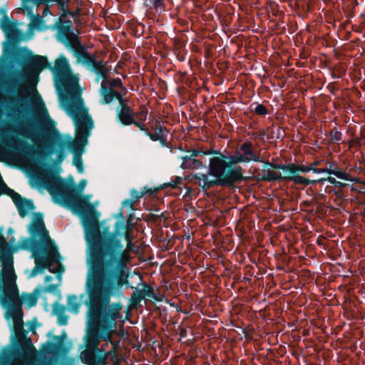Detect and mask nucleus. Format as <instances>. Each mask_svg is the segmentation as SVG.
Segmentation results:
<instances>
[{
    "label": "nucleus",
    "instance_id": "1",
    "mask_svg": "<svg viewBox=\"0 0 365 365\" xmlns=\"http://www.w3.org/2000/svg\"><path fill=\"white\" fill-rule=\"evenodd\" d=\"M105 245L103 250L94 247L90 253L91 272L86 282L89 299L86 347L92 349L98 348L101 339L113 343V329L120 317L121 307L110 305V297L128 283V274L123 269L118 274L115 272L120 244Z\"/></svg>",
    "mask_w": 365,
    "mask_h": 365
},
{
    "label": "nucleus",
    "instance_id": "2",
    "mask_svg": "<svg viewBox=\"0 0 365 365\" xmlns=\"http://www.w3.org/2000/svg\"><path fill=\"white\" fill-rule=\"evenodd\" d=\"M214 153L218 155L210 158L208 174L198 173L192 176L195 183L205 191L217 185L232 187L245 180L241 166L233 167L226 173L228 167L250 161L261 162L259 153L255 151L250 142L240 145L232 155H225L216 151Z\"/></svg>",
    "mask_w": 365,
    "mask_h": 365
},
{
    "label": "nucleus",
    "instance_id": "3",
    "mask_svg": "<svg viewBox=\"0 0 365 365\" xmlns=\"http://www.w3.org/2000/svg\"><path fill=\"white\" fill-rule=\"evenodd\" d=\"M45 183L51 185L50 192L58 204L68 206L83 213L87 222V240L90 243V253L94 247L103 250L107 244L118 245L119 241L113 237H102L99 225L94 215V207L89 202L90 196L79 195L69 184L58 180L48 173L43 178Z\"/></svg>",
    "mask_w": 365,
    "mask_h": 365
},
{
    "label": "nucleus",
    "instance_id": "4",
    "mask_svg": "<svg viewBox=\"0 0 365 365\" xmlns=\"http://www.w3.org/2000/svg\"><path fill=\"white\" fill-rule=\"evenodd\" d=\"M49 67L47 58L39 55L29 56L21 69L20 77L24 83L19 87V95L29 97L34 116L40 121L49 119L45 104L36 89L40 73Z\"/></svg>",
    "mask_w": 365,
    "mask_h": 365
},
{
    "label": "nucleus",
    "instance_id": "5",
    "mask_svg": "<svg viewBox=\"0 0 365 365\" xmlns=\"http://www.w3.org/2000/svg\"><path fill=\"white\" fill-rule=\"evenodd\" d=\"M29 231L32 237H39V243H35L33 247V257L36 265L47 268L53 273L63 272V267L60 262V254L49 237L41 216L34 218Z\"/></svg>",
    "mask_w": 365,
    "mask_h": 365
},
{
    "label": "nucleus",
    "instance_id": "6",
    "mask_svg": "<svg viewBox=\"0 0 365 365\" xmlns=\"http://www.w3.org/2000/svg\"><path fill=\"white\" fill-rule=\"evenodd\" d=\"M55 76L58 88L64 90L66 94L62 98L63 108L68 105L83 104L81 97L83 89L78 83V78L70 70L68 63L65 57L61 56L55 61L54 66L51 68Z\"/></svg>",
    "mask_w": 365,
    "mask_h": 365
},
{
    "label": "nucleus",
    "instance_id": "7",
    "mask_svg": "<svg viewBox=\"0 0 365 365\" xmlns=\"http://www.w3.org/2000/svg\"><path fill=\"white\" fill-rule=\"evenodd\" d=\"M68 115L75 122L76 128V138L69 143V147L75 152L81 153L87 142L90 130L93 128V121L83 104L68 105L63 108Z\"/></svg>",
    "mask_w": 365,
    "mask_h": 365
},
{
    "label": "nucleus",
    "instance_id": "8",
    "mask_svg": "<svg viewBox=\"0 0 365 365\" xmlns=\"http://www.w3.org/2000/svg\"><path fill=\"white\" fill-rule=\"evenodd\" d=\"M2 279L4 286L3 294L0 299L1 304L7 307L10 316L24 314L21 299L16 284V275L14 272V263L3 266Z\"/></svg>",
    "mask_w": 365,
    "mask_h": 365
},
{
    "label": "nucleus",
    "instance_id": "9",
    "mask_svg": "<svg viewBox=\"0 0 365 365\" xmlns=\"http://www.w3.org/2000/svg\"><path fill=\"white\" fill-rule=\"evenodd\" d=\"M127 90L123 86L122 81L119 78L111 81L107 78L103 79L101 87V95L103 98V103H110L114 99L120 100L126 94Z\"/></svg>",
    "mask_w": 365,
    "mask_h": 365
},
{
    "label": "nucleus",
    "instance_id": "10",
    "mask_svg": "<svg viewBox=\"0 0 365 365\" xmlns=\"http://www.w3.org/2000/svg\"><path fill=\"white\" fill-rule=\"evenodd\" d=\"M65 14L59 17L58 34L59 38L66 40L70 46L76 51H83V46L81 44L78 37L71 31L72 22L67 20Z\"/></svg>",
    "mask_w": 365,
    "mask_h": 365
},
{
    "label": "nucleus",
    "instance_id": "11",
    "mask_svg": "<svg viewBox=\"0 0 365 365\" xmlns=\"http://www.w3.org/2000/svg\"><path fill=\"white\" fill-rule=\"evenodd\" d=\"M22 2L23 8L21 9L24 12L26 11L28 14L31 13L30 8L27 6L29 3L31 2L36 6H38L42 4H47L51 2H56L59 9L62 11L61 14H65L66 16L70 15L76 16L78 14V11H70L68 10V0H21Z\"/></svg>",
    "mask_w": 365,
    "mask_h": 365
},
{
    "label": "nucleus",
    "instance_id": "12",
    "mask_svg": "<svg viewBox=\"0 0 365 365\" xmlns=\"http://www.w3.org/2000/svg\"><path fill=\"white\" fill-rule=\"evenodd\" d=\"M78 53H80L87 61L92 63L93 70L98 75L103 78V79L107 78L109 69L102 61H96L95 56L86 52L84 47H83V51H78Z\"/></svg>",
    "mask_w": 365,
    "mask_h": 365
},
{
    "label": "nucleus",
    "instance_id": "13",
    "mask_svg": "<svg viewBox=\"0 0 365 365\" xmlns=\"http://www.w3.org/2000/svg\"><path fill=\"white\" fill-rule=\"evenodd\" d=\"M146 297H154V289L147 283H143L142 288L137 289L131 295L130 299V306L136 307Z\"/></svg>",
    "mask_w": 365,
    "mask_h": 365
},
{
    "label": "nucleus",
    "instance_id": "14",
    "mask_svg": "<svg viewBox=\"0 0 365 365\" xmlns=\"http://www.w3.org/2000/svg\"><path fill=\"white\" fill-rule=\"evenodd\" d=\"M118 101L120 106V110L118 113L119 120L124 125H128L133 124V123H134V113L133 110L128 106V101L124 98Z\"/></svg>",
    "mask_w": 365,
    "mask_h": 365
},
{
    "label": "nucleus",
    "instance_id": "15",
    "mask_svg": "<svg viewBox=\"0 0 365 365\" xmlns=\"http://www.w3.org/2000/svg\"><path fill=\"white\" fill-rule=\"evenodd\" d=\"M0 258L2 266L14 263L12 252L5 237L0 234Z\"/></svg>",
    "mask_w": 365,
    "mask_h": 365
},
{
    "label": "nucleus",
    "instance_id": "16",
    "mask_svg": "<svg viewBox=\"0 0 365 365\" xmlns=\"http://www.w3.org/2000/svg\"><path fill=\"white\" fill-rule=\"evenodd\" d=\"M1 28L11 41L15 43L20 41L21 33L14 24L7 20L4 21L1 24Z\"/></svg>",
    "mask_w": 365,
    "mask_h": 365
},
{
    "label": "nucleus",
    "instance_id": "17",
    "mask_svg": "<svg viewBox=\"0 0 365 365\" xmlns=\"http://www.w3.org/2000/svg\"><path fill=\"white\" fill-rule=\"evenodd\" d=\"M24 314L11 316L14 322V331L17 341L21 344L26 339L23 322Z\"/></svg>",
    "mask_w": 365,
    "mask_h": 365
},
{
    "label": "nucleus",
    "instance_id": "18",
    "mask_svg": "<svg viewBox=\"0 0 365 365\" xmlns=\"http://www.w3.org/2000/svg\"><path fill=\"white\" fill-rule=\"evenodd\" d=\"M57 138H58V133L52 127L51 129L48 128V133L46 135L37 136L33 139V141L38 148H43L48 145L49 140L53 141Z\"/></svg>",
    "mask_w": 365,
    "mask_h": 365
},
{
    "label": "nucleus",
    "instance_id": "19",
    "mask_svg": "<svg viewBox=\"0 0 365 365\" xmlns=\"http://www.w3.org/2000/svg\"><path fill=\"white\" fill-rule=\"evenodd\" d=\"M283 180L287 181H292L294 183L297 185H308L310 184H313L316 182L322 181L323 179L319 180H312L308 178H304L299 175H297V173H291L289 171H284Z\"/></svg>",
    "mask_w": 365,
    "mask_h": 365
},
{
    "label": "nucleus",
    "instance_id": "20",
    "mask_svg": "<svg viewBox=\"0 0 365 365\" xmlns=\"http://www.w3.org/2000/svg\"><path fill=\"white\" fill-rule=\"evenodd\" d=\"M148 110L145 106H141L139 110L134 114V124L141 130L147 131V128L144 124V122L147 119Z\"/></svg>",
    "mask_w": 365,
    "mask_h": 365
},
{
    "label": "nucleus",
    "instance_id": "21",
    "mask_svg": "<svg viewBox=\"0 0 365 365\" xmlns=\"http://www.w3.org/2000/svg\"><path fill=\"white\" fill-rule=\"evenodd\" d=\"M153 130H154V133H150L149 130L147 128V131H145L148 135L150 136V138L154 140H160V141H165L166 138L165 133L166 132V129L163 128L161 125L157 122L153 126Z\"/></svg>",
    "mask_w": 365,
    "mask_h": 365
},
{
    "label": "nucleus",
    "instance_id": "22",
    "mask_svg": "<svg viewBox=\"0 0 365 365\" xmlns=\"http://www.w3.org/2000/svg\"><path fill=\"white\" fill-rule=\"evenodd\" d=\"M182 160L181 165L182 169H198L203 167L202 162L192 158V156H185Z\"/></svg>",
    "mask_w": 365,
    "mask_h": 365
},
{
    "label": "nucleus",
    "instance_id": "23",
    "mask_svg": "<svg viewBox=\"0 0 365 365\" xmlns=\"http://www.w3.org/2000/svg\"><path fill=\"white\" fill-rule=\"evenodd\" d=\"M27 342L29 344L27 354L29 357V365H48L44 360L36 359V351L31 344V341L28 339Z\"/></svg>",
    "mask_w": 365,
    "mask_h": 365
},
{
    "label": "nucleus",
    "instance_id": "24",
    "mask_svg": "<svg viewBox=\"0 0 365 365\" xmlns=\"http://www.w3.org/2000/svg\"><path fill=\"white\" fill-rule=\"evenodd\" d=\"M95 349H88L84 350L81 354L82 361L88 365H96Z\"/></svg>",
    "mask_w": 365,
    "mask_h": 365
},
{
    "label": "nucleus",
    "instance_id": "25",
    "mask_svg": "<svg viewBox=\"0 0 365 365\" xmlns=\"http://www.w3.org/2000/svg\"><path fill=\"white\" fill-rule=\"evenodd\" d=\"M16 206L21 217L26 216L33 209V205L29 201L24 199L19 202Z\"/></svg>",
    "mask_w": 365,
    "mask_h": 365
},
{
    "label": "nucleus",
    "instance_id": "26",
    "mask_svg": "<svg viewBox=\"0 0 365 365\" xmlns=\"http://www.w3.org/2000/svg\"><path fill=\"white\" fill-rule=\"evenodd\" d=\"M21 299L22 303L24 302L29 308L35 306L37 302V297L34 294H23Z\"/></svg>",
    "mask_w": 365,
    "mask_h": 365
},
{
    "label": "nucleus",
    "instance_id": "27",
    "mask_svg": "<svg viewBox=\"0 0 365 365\" xmlns=\"http://www.w3.org/2000/svg\"><path fill=\"white\" fill-rule=\"evenodd\" d=\"M291 173H297L298 171L302 173H308L313 170V167L307 166V165H299L295 163H290V166L289 167Z\"/></svg>",
    "mask_w": 365,
    "mask_h": 365
},
{
    "label": "nucleus",
    "instance_id": "28",
    "mask_svg": "<svg viewBox=\"0 0 365 365\" xmlns=\"http://www.w3.org/2000/svg\"><path fill=\"white\" fill-rule=\"evenodd\" d=\"M11 158V153L0 143V161H7Z\"/></svg>",
    "mask_w": 365,
    "mask_h": 365
},
{
    "label": "nucleus",
    "instance_id": "29",
    "mask_svg": "<svg viewBox=\"0 0 365 365\" xmlns=\"http://www.w3.org/2000/svg\"><path fill=\"white\" fill-rule=\"evenodd\" d=\"M266 179L268 180H283V176L281 173L274 170H268L267 173Z\"/></svg>",
    "mask_w": 365,
    "mask_h": 365
},
{
    "label": "nucleus",
    "instance_id": "30",
    "mask_svg": "<svg viewBox=\"0 0 365 365\" xmlns=\"http://www.w3.org/2000/svg\"><path fill=\"white\" fill-rule=\"evenodd\" d=\"M130 257L129 252L124 250L121 253L120 257V260H119V263H120L121 268L126 266V264L130 262Z\"/></svg>",
    "mask_w": 365,
    "mask_h": 365
},
{
    "label": "nucleus",
    "instance_id": "31",
    "mask_svg": "<svg viewBox=\"0 0 365 365\" xmlns=\"http://www.w3.org/2000/svg\"><path fill=\"white\" fill-rule=\"evenodd\" d=\"M333 175H336L337 178L340 179L346 180H349V175L347 173L342 171L339 168H334V171H333Z\"/></svg>",
    "mask_w": 365,
    "mask_h": 365
},
{
    "label": "nucleus",
    "instance_id": "32",
    "mask_svg": "<svg viewBox=\"0 0 365 365\" xmlns=\"http://www.w3.org/2000/svg\"><path fill=\"white\" fill-rule=\"evenodd\" d=\"M74 165L76 166L79 172L83 171V164L81 158V153L76 154L73 159Z\"/></svg>",
    "mask_w": 365,
    "mask_h": 365
},
{
    "label": "nucleus",
    "instance_id": "33",
    "mask_svg": "<svg viewBox=\"0 0 365 365\" xmlns=\"http://www.w3.org/2000/svg\"><path fill=\"white\" fill-rule=\"evenodd\" d=\"M111 356L113 365H119V360L115 353V345H114L113 349L106 353V356Z\"/></svg>",
    "mask_w": 365,
    "mask_h": 365
},
{
    "label": "nucleus",
    "instance_id": "34",
    "mask_svg": "<svg viewBox=\"0 0 365 365\" xmlns=\"http://www.w3.org/2000/svg\"><path fill=\"white\" fill-rule=\"evenodd\" d=\"M147 191H137V190H133L131 192V197L133 200L135 202H137L139 199H140Z\"/></svg>",
    "mask_w": 365,
    "mask_h": 365
},
{
    "label": "nucleus",
    "instance_id": "35",
    "mask_svg": "<svg viewBox=\"0 0 365 365\" xmlns=\"http://www.w3.org/2000/svg\"><path fill=\"white\" fill-rule=\"evenodd\" d=\"M9 195L11 197L16 205L23 200L21 195L17 192H15L14 190H10Z\"/></svg>",
    "mask_w": 365,
    "mask_h": 365
},
{
    "label": "nucleus",
    "instance_id": "36",
    "mask_svg": "<svg viewBox=\"0 0 365 365\" xmlns=\"http://www.w3.org/2000/svg\"><path fill=\"white\" fill-rule=\"evenodd\" d=\"M255 112L258 115H265L267 113V108L263 105H257Z\"/></svg>",
    "mask_w": 365,
    "mask_h": 365
},
{
    "label": "nucleus",
    "instance_id": "37",
    "mask_svg": "<svg viewBox=\"0 0 365 365\" xmlns=\"http://www.w3.org/2000/svg\"><path fill=\"white\" fill-rule=\"evenodd\" d=\"M271 166L274 169H282L284 171L290 172V169L289 168L290 163L287 165L272 164Z\"/></svg>",
    "mask_w": 365,
    "mask_h": 365
},
{
    "label": "nucleus",
    "instance_id": "38",
    "mask_svg": "<svg viewBox=\"0 0 365 365\" xmlns=\"http://www.w3.org/2000/svg\"><path fill=\"white\" fill-rule=\"evenodd\" d=\"M153 5L155 9L159 11L160 12H161L163 10V0H155Z\"/></svg>",
    "mask_w": 365,
    "mask_h": 365
},
{
    "label": "nucleus",
    "instance_id": "39",
    "mask_svg": "<svg viewBox=\"0 0 365 365\" xmlns=\"http://www.w3.org/2000/svg\"><path fill=\"white\" fill-rule=\"evenodd\" d=\"M125 238L128 242H131L133 240V237H131V235H130V230L129 229H127L126 230V232L125 233Z\"/></svg>",
    "mask_w": 365,
    "mask_h": 365
},
{
    "label": "nucleus",
    "instance_id": "40",
    "mask_svg": "<svg viewBox=\"0 0 365 365\" xmlns=\"http://www.w3.org/2000/svg\"><path fill=\"white\" fill-rule=\"evenodd\" d=\"M330 183L331 184H334V185H342L341 182H338L336 180V179L334 178H332V177H328L327 179Z\"/></svg>",
    "mask_w": 365,
    "mask_h": 365
},
{
    "label": "nucleus",
    "instance_id": "41",
    "mask_svg": "<svg viewBox=\"0 0 365 365\" xmlns=\"http://www.w3.org/2000/svg\"><path fill=\"white\" fill-rule=\"evenodd\" d=\"M134 248V244L131 242H128L127 243V247H126V249L125 250V251L126 252H130V251H132Z\"/></svg>",
    "mask_w": 365,
    "mask_h": 365
},
{
    "label": "nucleus",
    "instance_id": "42",
    "mask_svg": "<svg viewBox=\"0 0 365 365\" xmlns=\"http://www.w3.org/2000/svg\"><path fill=\"white\" fill-rule=\"evenodd\" d=\"M180 178H177L175 181H173V182L169 184V186L170 187L174 188V187H175L177 186L178 184L180 183Z\"/></svg>",
    "mask_w": 365,
    "mask_h": 365
},
{
    "label": "nucleus",
    "instance_id": "43",
    "mask_svg": "<svg viewBox=\"0 0 365 365\" xmlns=\"http://www.w3.org/2000/svg\"><path fill=\"white\" fill-rule=\"evenodd\" d=\"M333 138L336 140H340L341 138V133L338 131H336L333 135Z\"/></svg>",
    "mask_w": 365,
    "mask_h": 365
},
{
    "label": "nucleus",
    "instance_id": "44",
    "mask_svg": "<svg viewBox=\"0 0 365 365\" xmlns=\"http://www.w3.org/2000/svg\"><path fill=\"white\" fill-rule=\"evenodd\" d=\"M86 185V181L85 180H81L78 184V188L82 191Z\"/></svg>",
    "mask_w": 365,
    "mask_h": 365
},
{
    "label": "nucleus",
    "instance_id": "45",
    "mask_svg": "<svg viewBox=\"0 0 365 365\" xmlns=\"http://www.w3.org/2000/svg\"><path fill=\"white\" fill-rule=\"evenodd\" d=\"M327 170H325V168H314L313 167V170L312 171L314 172V173H326Z\"/></svg>",
    "mask_w": 365,
    "mask_h": 365
},
{
    "label": "nucleus",
    "instance_id": "46",
    "mask_svg": "<svg viewBox=\"0 0 365 365\" xmlns=\"http://www.w3.org/2000/svg\"><path fill=\"white\" fill-rule=\"evenodd\" d=\"M51 12H50V9H49V7L48 6H46L43 11V16H47L48 14H49Z\"/></svg>",
    "mask_w": 365,
    "mask_h": 365
},
{
    "label": "nucleus",
    "instance_id": "47",
    "mask_svg": "<svg viewBox=\"0 0 365 365\" xmlns=\"http://www.w3.org/2000/svg\"><path fill=\"white\" fill-rule=\"evenodd\" d=\"M334 168L332 165H329L328 168H325L327 170L325 172L329 174H333V171H334Z\"/></svg>",
    "mask_w": 365,
    "mask_h": 365
},
{
    "label": "nucleus",
    "instance_id": "48",
    "mask_svg": "<svg viewBox=\"0 0 365 365\" xmlns=\"http://www.w3.org/2000/svg\"><path fill=\"white\" fill-rule=\"evenodd\" d=\"M201 152L198 150H194L192 152V154L190 156H192V158H195V157H197Z\"/></svg>",
    "mask_w": 365,
    "mask_h": 365
},
{
    "label": "nucleus",
    "instance_id": "49",
    "mask_svg": "<svg viewBox=\"0 0 365 365\" xmlns=\"http://www.w3.org/2000/svg\"><path fill=\"white\" fill-rule=\"evenodd\" d=\"M107 357L108 356H106V355L103 359H102L101 360L99 361V364H101V365H106V364H107V361H106Z\"/></svg>",
    "mask_w": 365,
    "mask_h": 365
},
{
    "label": "nucleus",
    "instance_id": "50",
    "mask_svg": "<svg viewBox=\"0 0 365 365\" xmlns=\"http://www.w3.org/2000/svg\"><path fill=\"white\" fill-rule=\"evenodd\" d=\"M40 21H41V17L39 16V15H38L37 18L33 19L32 23L34 24H37L38 22Z\"/></svg>",
    "mask_w": 365,
    "mask_h": 365
},
{
    "label": "nucleus",
    "instance_id": "51",
    "mask_svg": "<svg viewBox=\"0 0 365 365\" xmlns=\"http://www.w3.org/2000/svg\"><path fill=\"white\" fill-rule=\"evenodd\" d=\"M320 163H321V162H320V161H319V160L315 161V162H314L313 163H312V164L310 165V166H311V167L316 168V166H317V165H320Z\"/></svg>",
    "mask_w": 365,
    "mask_h": 365
},
{
    "label": "nucleus",
    "instance_id": "52",
    "mask_svg": "<svg viewBox=\"0 0 365 365\" xmlns=\"http://www.w3.org/2000/svg\"><path fill=\"white\" fill-rule=\"evenodd\" d=\"M202 153L203 154H205V155H207V154H210V153H212V152L209 150V151L202 152Z\"/></svg>",
    "mask_w": 365,
    "mask_h": 365
}]
</instances>
